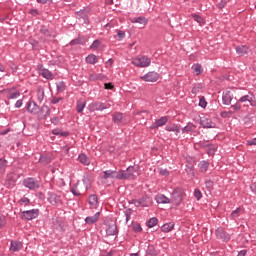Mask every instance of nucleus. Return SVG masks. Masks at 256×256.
I'll return each mask as SVG.
<instances>
[{"label": "nucleus", "instance_id": "60", "mask_svg": "<svg viewBox=\"0 0 256 256\" xmlns=\"http://www.w3.org/2000/svg\"><path fill=\"white\" fill-rule=\"evenodd\" d=\"M124 213L126 217V223H128L129 220L131 219V210H126Z\"/></svg>", "mask_w": 256, "mask_h": 256}, {"label": "nucleus", "instance_id": "1", "mask_svg": "<svg viewBox=\"0 0 256 256\" xmlns=\"http://www.w3.org/2000/svg\"><path fill=\"white\" fill-rule=\"evenodd\" d=\"M119 173V181H132L139 176V169L135 166H129L125 170H119Z\"/></svg>", "mask_w": 256, "mask_h": 256}, {"label": "nucleus", "instance_id": "55", "mask_svg": "<svg viewBox=\"0 0 256 256\" xmlns=\"http://www.w3.org/2000/svg\"><path fill=\"white\" fill-rule=\"evenodd\" d=\"M249 102V103H251V100H249V95H244V96H242L240 99H239V102L240 103H245V102Z\"/></svg>", "mask_w": 256, "mask_h": 256}, {"label": "nucleus", "instance_id": "57", "mask_svg": "<svg viewBox=\"0 0 256 256\" xmlns=\"http://www.w3.org/2000/svg\"><path fill=\"white\" fill-rule=\"evenodd\" d=\"M130 203L132 205H135V207H141V200L140 199H133Z\"/></svg>", "mask_w": 256, "mask_h": 256}, {"label": "nucleus", "instance_id": "47", "mask_svg": "<svg viewBox=\"0 0 256 256\" xmlns=\"http://www.w3.org/2000/svg\"><path fill=\"white\" fill-rule=\"evenodd\" d=\"M70 192L74 195V197H80L81 192H79V190H77V185L73 186L70 189Z\"/></svg>", "mask_w": 256, "mask_h": 256}, {"label": "nucleus", "instance_id": "46", "mask_svg": "<svg viewBox=\"0 0 256 256\" xmlns=\"http://www.w3.org/2000/svg\"><path fill=\"white\" fill-rule=\"evenodd\" d=\"M61 101H63V97L53 96L50 103H51V105H57V103H61Z\"/></svg>", "mask_w": 256, "mask_h": 256}, {"label": "nucleus", "instance_id": "42", "mask_svg": "<svg viewBox=\"0 0 256 256\" xmlns=\"http://www.w3.org/2000/svg\"><path fill=\"white\" fill-rule=\"evenodd\" d=\"M6 167H7V160L0 158V173H4Z\"/></svg>", "mask_w": 256, "mask_h": 256}, {"label": "nucleus", "instance_id": "3", "mask_svg": "<svg viewBox=\"0 0 256 256\" xmlns=\"http://www.w3.org/2000/svg\"><path fill=\"white\" fill-rule=\"evenodd\" d=\"M23 187L29 189L30 191H37L41 187V182L33 177H27L22 181Z\"/></svg>", "mask_w": 256, "mask_h": 256}, {"label": "nucleus", "instance_id": "9", "mask_svg": "<svg viewBox=\"0 0 256 256\" xmlns=\"http://www.w3.org/2000/svg\"><path fill=\"white\" fill-rule=\"evenodd\" d=\"M142 81H146L147 83H155L159 81V73L152 71L148 72L144 76L141 77Z\"/></svg>", "mask_w": 256, "mask_h": 256}, {"label": "nucleus", "instance_id": "35", "mask_svg": "<svg viewBox=\"0 0 256 256\" xmlns=\"http://www.w3.org/2000/svg\"><path fill=\"white\" fill-rule=\"evenodd\" d=\"M52 134L56 135L58 137H69V132L61 131V129H59V128L53 129Z\"/></svg>", "mask_w": 256, "mask_h": 256}, {"label": "nucleus", "instance_id": "30", "mask_svg": "<svg viewBox=\"0 0 256 256\" xmlns=\"http://www.w3.org/2000/svg\"><path fill=\"white\" fill-rule=\"evenodd\" d=\"M172 229H175V223L173 222L166 223L161 227V231L163 233H171Z\"/></svg>", "mask_w": 256, "mask_h": 256}, {"label": "nucleus", "instance_id": "44", "mask_svg": "<svg viewBox=\"0 0 256 256\" xmlns=\"http://www.w3.org/2000/svg\"><path fill=\"white\" fill-rule=\"evenodd\" d=\"M194 197L196 200L201 201L203 199V193H201V190L195 189L194 190Z\"/></svg>", "mask_w": 256, "mask_h": 256}, {"label": "nucleus", "instance_id": "7", "mask_svg": "<svg viewBox=\"0 0 256 256\" xmlns=\"http://www.w3.org/2000/svg\"><path fill=\"white\" fill-rule=\"evenodd\" d=\"M111 107L110 103H103V102H92L88 105V109L90 111H105V109H109Z\"/></svg>", "mask_w": 256, "mask_h": 256}, {"label": "nucleus", "instance_id": "54", "mask_svg": "<svg viewBox=\"0 0 256 256\" xmlns=\"http://www.w3.org/2000/svg\"><path fill=\"white\" fill-rule=\"evenodd\" d=\"M218 9H225L227 7V1L222 0L217 4Z\"/></svg>", "mask_w": 256, "mask_h": 256}, {"label": "nucleus", "instance_id": "62", "mask_svg": "<svg viewBox=\"0 0 256 256\" xmlns=\"http://www.w3.org/2000/svg\"><path fill=\"white\" fill-rule=\"evenodd\" d=\"M22 106H23V100L22 99L17 100L15 103L16 109H20V107Z\"/></svg>", "mask_w": 256, "mask_h": 256}, {"label": "nucleus", "instance_id": "5", "mask_svg": "<svg viewBox=\"0 0 256 256\" xmlns=\"http://www.w3.org/2000/svg\"><path fill=\"white\" fill-rule=\"evenodd\" d=\"M39 217V209L25 210L20 214L23 221H33Z\"/></svg>", "mask_w": 256, "mask_h": 256}, {"label": "nucleus", "instance_id": "32", "mask_svg": "<svg viewBox=\"0 0 256 256\" xmlns=\"http://www.w3.org/2000/svg\"><path fill=\"white\" fill-rule=\"evenodd\" d=\"M112 120L117 125H120V123H123V113H121V112L114 113L112 116Z\"/></svg>", "mask_w": 256, "mask_h": 256}, {"label": "nucleus", "instance_id": "2", "mask_svg": "<svg viewBox=\"0 0 256 256\" xmlns=\"http://www.w3.org/2000/svg\"><path fill=\"white\" fill-rule=\"evenodd\" d=\"M131 63L132 65H134V67L145 68L151 65V58L145 55H141V56L132 58Z\"/></svg>", "mask_w": 256, "mask_h": 256}, {"label": "nucleus", "instance_id": "61", "mask_svg": "<svg viewBox=\"0 0 256 256\" xmlns=\"http://www.w3.org/2000/svg\"><path fill=\"white\" fill-rule=\"evenodd\" d=\"M30 15H32L33 17H37V15H39V10L37 9H31L29 11Z\"/></svg>", "mask_w": 256, "mask_h": 256}, {"label": "nucleus", "instance_id": "51", "mask_svg": "<svg viewBox=\"0 0 256 256\" xmlns=\"http://www.w3.org/2000/svg\"><path fill=\"white\" fill-rule=\"evenodd\" d=\"M133 231H134V233H141L143 231V228L141 227V224H134L133 225Z\"/></svg>", "mask_w": 256, "mask_h": 256}, {"label": "nucleus", "instance_id": "16", "mask_svg": "<svg viewBox=\"0 0 256 256\" xmlns=\"http://www.w3.org/2000/svg\"><path fill=\"white\" fill-rule=\"evenodd\" d=\"M39 75H42L44 79H47L48 81L53 80V72L43 66L39 69Z\"/></svg>", "mask_w": 256, "mask_h": 256}, {"label": "nucleus", "instance_id": "6", "mask_svg": "<svg viewBox=\"0 0 256 256\" xmlns=\"http://www.w3.org/2000/svg\"><path fill=\"white\" fill-rule=\"evenodd\" d=\"M200 125L203 129H215L217 124L208 115L200 116Z\"/></svg>", "mask_w": 256, "mask_h": 256}, {"label": "nucleus", "instance_id": "50", "mask_svg": "<svg viewBox=\"0 0 256 256\" xmlns=\"http://www.w3.org/2000/svg\"><path fill=\"white\" fill-rule=\"evenodd\" d=\"M118 41H123L125 39V31L117 30Z\"/></svg>", "mask_w": 256, "mask_h": 256}, {"label": "nucleus", "instance_id": "21", "mask_svg": "<svg viewBox=\"0 0 256 256\" xmlns=\"http://www.w3.org/2000/svg\"><path fill=\"white\" fill-rule=\"evenodd\" d=\"M231 101H233V95L231 94V91L223 92L222 94L223 105H230Z\"/></svg>", "mask_w": 256, "mask_h": 256}, {"label": "nucleus", "instance_id": "64", "mask_svg": "<svg viewBox=\"0 0 256 256\" xmlns=\"http://www.w3.org/2000/svg\"><path fill=\"white\" fill-rule=\"evenodd\" d=\"M160 175H163L164 177H167V175H169V170H167V169H160Z\"/></svg>", "mask_w": 256, "mask_h": 256}, {"label": "nucleus", "instance_id": "36", "mask_svg": "<svg viewBox=\"0 0 256 256\" xmlns=\"http://www.w3.org/2000/svg\"><path fill=\"white\" fill-rule=\"evenodd\" d=\"M21 94L17 90H8V99H17Z\"/></svg>", "mask_w": 256, "mask_h": 256}, {"label": "nucleus", "instance_id": "53", "mask_svg": "<svg viewBox=\"0 0 256 256\" xmlns=\"http://www.w3.org/2000/svg\"><path fill=\"white\" fill-rule=\"evenodd\" d=\"M5 225H7V219L5 218V216H0V229H3Z\"/></svg>", "mask_w": 256, "mask_h": 256}, {"label": "nucleus", "instance_id": "15", "mask_svg": "<svg viewBox=\"0 0 256 256\" xmlns=\"http://www.w3.org/2000/svg\"><path fill=\"white\" fill-rule=\"evenodd\" d=\"M23 249V242L12 240L10 243V251L12 253H18Z\"/></svg>", "mask_w": 256, "mask_h": 256}, {"label": "nucleus", "instance_id": "26", "mask_svg": "<svg viewBox=\"0 0 256 256\" xmlns=\"http://www.w3.org/2000/svg\"><path fill=\"white\" fill-rule=\"evenodd\" d=\"M141 207H151L153 205V200L149 196H144L140 198Z\"/></svg>", "mask_w": 256, "mask_h": 256}, {"label": "nucleus", "instance_id": "48", "mask_svg": "<svg viewBox=\"0 0 256 256\" xmlns=\"http://www.w3.org/2000/svg\"><path fill=\"white\" fill-rule=\"evenodd\" d=\"M230 109H232V113H237V111H241V104L235 103Z\"/></svg>", "mask_w": 256, "mask_h": 256}, {"label": "nucleus", "instance_id": "12", "mask_svg": "<svg viewBox=\"0 0 256 256\" xmlns=\"http://www.w3.org/2000/svg\"><path fill=\"white\" fill-rule=\"evenodd\" d=\"M26 109L28 113H32L33 115H37L39 113V105L33 100H30L26 103Z\"/></svg>", "mask_w": 256, "mask_h": 256}, {"label": "nucleus", "instance_id": "24", "mask_svg": "<svg viewBox=\"0 0 256 256\" xmlns=\"http://www.w3.org/2000/svg\"><path fill=\"white\" fill-rule=\"evenodd\" d=\"M165 129L168 132L175 133V135H179V133H181V126H179L177 124H169V125L166 126Z\"/></svg>", "mask_w": 256, "mask_h": 256}, {"label": "nucleus", "instance_id": "59", "mask_svg": "<svg viewBox=\"0 0 256 256\" xmlns=\"http://www.w3.org/2000/svg\"><path fill=\"white\" fill-rule=\"evenodd\" d=\"M104 89L113 90V89H115V86L113 85V83H105Z\"/></svg>", "mask_w": 256, "mask_h": 256}, {"label": "nucleus", "instance_id": "22", "mask_svg": "<svg viewBox=\"0 0 256 256\" xmlns=\"http://www.w3.org/2000/svg\"><path fill=\"white\" fill-rule=\"evenodd\" d=\"M209 161L202 160L198 163V169L200 173H207L209 171Z\"/></svg>", "mask_w": 256, "mask_h": 256}, {"label": "nucleus", "instance_id": "13", "mask_svg": "<svg viewBox=\"0 0 256 256\" xmlns=\"http://www.w3.org/2000/svg\"><path fill=\"white\" fill-rule=\"evenodd\" d=\"M120 173L117 170H105L103 179H117L119 181Z\"/></svg>", "mask_w": 256, "mask_h": 256}, {"label": "nucleus", "instance_id": "28", "mask_svg": "<svg viewBox=\"0 0 256 256\" xmlns=\"http://www.w3.org/2000/svg\"><path fill=\"white\" fill-rule=\"evenodd\" d=\"M87 43V39L85 37H78L70 41L69 45H85Z\"/></svg>", "mask_w": 256, "mask_h": 256}, {"label": "nucleus", "instance_id": "45", "mask_svg": "<svg viewBox=\"0 0 256 256\" xmlns=\"http://www.w3.org/2000/svg\"><path fill=\"white\" fill-rule=\"evenodd\" d=\"M101 47V41L100 40H94L93 43L90 45V49H99Z\"/></svg>", "mask_w": 256, "mask_h": 256}, {"label": "nucleus", "instance_id": "20", "mask_svg": "<svg viewBox=\"0 0 256 256\" xmlns=\"http://www.w3.org/2000/svg\"><path fill=\"white\" fill-rule=\"evenodd\" d=\"M107 76H105L103 73H92L89 74V81L95 82V81H105Z\"/></svg>", "mask_w": 256, "mask_h": 256}, {"label": "nucleus", "instance_id": "40", "mask_svg": "<svg viewBox=\"0 0 256 256\" xmlns=\"http://www.w3.org/2000/svg\"><path fill=\"white\" fill-rule=\"evenodd\" d=\"M56 89L58 93H63L65 91V83L63 81L56 83Z\"/></svg>", "mask_w": 256, "mask_h": 256}, {"label": "nucleus", "instance_id": "33", "mask_svg": "<svg viewBox=\"0 0 256 256\" xmlns=\"http://www.w3.org/2000/svg\"><path fill=\"white\" fill-rule=\"evenodd\" d=\"M86 106H87V102L85 100H78L76 104L77 113H83Z\"/></svg>", "mask_w": 256, "mask_h": 256}, {"label": "nucleus", "instance_id": "25", "mask_svg": "<svg viewBox=\"0 0 256 256\" xmlns=\"http://www.w3.org/2000/svg\"><path fill=\"white\" fill-rule=\"evenodd\" d=\"M236 53L240 55V57H243L249 53V46L247 45H240L236 47Z\"/></svg>", "mask_w": 256, "mask_h": 256}, {"label": "nucleus", "instance_id": "18", "mask_svg": "<svg viewBox=\"0 0 256 256\" xmlns=\"http://www.w3.org/2000/svg\"><path fill=\"white\" fill-rule=\"evenodd\" d=\"M88 203L90 205V209H97V207H99V198L97 195L92 194L88 198Z\"/></svg>", "mask_w": 256, "mask_h": 256}, {"label": "nucleus", "instance_id": "11", "mask_svg": "<svg viewBox=\"0 0 256 256\" xmlns=\"http://www.w3.org/2000/svg\"><path fill=\"white\" fill-rule=\"evenodd\" d=\"M76 17H77V19H80L81 21H83V23H85V25L89 24V10L82 9V10L76 12Z\"/></svg>", "mask_w": 256, "mask_h": 256}, {"label": "nucleus", "instance_id": "39", "mask_svg": "<svg viewBox=\"0 0 256 256\" xmlns=\"http://www.w3.org/2000/svg\"><path fill=\"white\" fill-rule=\"evenodd\" d=\"M158 222H159V220L157 218L152 217V218L149 219L147 227L149 229H153V227H155V225H157Z\"/></svg>", "mask_w": 256, "mask_h": 256}, {"label": "nucleus", "instance_id": "23", "mask_svg": "<svg viewBox=\"0 0 256 256\" xmlns=\"http://www.w3.org/2000/svg\"><path fill=\"white\" fill-rule=\"evenodd\" d=\"M117 233H118L117 224H115V223L108 224V226L106 228V234L109 236H113V235H117Z\"/></svg>", "mask_w": 256, "mask_h": 256}, {"label": "nucleus", "instance_id": "14", "mask_svg": "<svg viewBox=\"0 0 256 256\" xmlns=\"http://www.w3.org/2000/svg\"><path fill=\"white\" fill-rule=\"evenodd\" d=\"M169 121L168 116H162L160 119L155 120V122L151 125L150 129H159V127H163V125H167Z\"/></svg>", "mask_w": 256, "mask_h": 256}, {"label": "nucleus", "instance_id": "17", "mask_svg": "<svg viewBox=\"0 0 256 256\" xmlns=\"http://www.w3.org/2000/svg\"><path fill=\"white\" fill-rule=\"evenodd\" d=\"M100 215L101 212H96L93 216H87L84 220L86 225H95L99 221Z\"/></svg>", "mask_w": 256, "mask_h": 256}, {"label": "nucleus", "instance_id": "52", "mask_svg": "<svg viewBox=\"0 0 256 256\" xmlns=\"http://www.w3.org/2000/svg\"><path fill=\"white\" fill-rule=\"evenodd\" d=\"M213 185H214L213 180H211V179L205 180L206 189H213Z\"/></svg>", "mask_w": 256, "mask_h": 256}, {"label": "nucleus", "instance_id": "41", "mask_svg": "<svg viewBox=\"0 0 256 256\" xmlns=\"http://www.w3.org/2000/svg\"><path fill=\"white\" fill-rule=\"evenodd\" d=\"M241 214V207H238L236 210H233L230 214L231 219H237L239 215Z\"/></svg>", "mask_w": 256, "mask_h": 256}, {"label": "nucleus", "instance_id": "63", "mask_svg": "<svg viewBox=\"0 0 256 256\" xmlns=\"http://www.w3.org/2000/svg\"><path fill=\"white\" fill-rule=\"evenodd\" d=\"M246 145H249L250 147L253 145H256V138H253L251 140H247Z\"/></svg>", "mask_w": 256, "mask_h": 256}, {"label": "nucleus", "instance_id": "43", "mask_svg": "<svg viewBox=\"0 0 256 256\" xmlns=\"http://www.w3.org/2000/svg\"><path fill=\"white\" fill-rule=\"evenodd\" d=\"M193 19L196 21V23H199V25H205V20H203L201 16L194 14Z\"/></svg>", "mask_w": 256, "mask_h": 256}, {"label": "nucleus", "instance_id": "38", "mask_svg": "<svg viewBox=\"0 0 256 256\" xmlns=\"http://www.w3.org/2000/svg\"><path fill=\"white\" fill-rule=\"evenodd\" d=\"M19 205L23 206V207H27V205H29L31 203V200L25 196H23L19 201H18Z\"/></svg>", "mask_w": 256, "mask_h": 256}, {"label": "nucleus", "instance_id": "19", "mask_svg": "<svg viewBox=\"0 0 256 256\" xmlns=\"http://www.w3.org/2000/svg\"><path fill=\"white\" fill-rule=\"evenodd\" d=\"M155 201H156V203L161 204V205H167V204L171 203V199H169L164 194H157L155 197Z\"/></svg>", "mask_w": 256, "mask_h": 256}, {"label": "nucleus", "instance_id": "56", "mask_svg": "<svg viewBox=\"0 0 256 256\" xmlns=\"http://www.w3.org/2000/svg\"><path fill=\"white\" fill-rule=\"evenodd\" d=\"M221 117L223 118H226V117H231V115H233V111H224V112H221Z\"/></svg>", "mask_w": 256, "mask_h": 256}, {"label": "nucleus", "instance_id": "4", "mask_svg": "<svg viewBox=\"0 0 256 256\" xmlns=\"http://www.w3.org/2000/svg\"><path fill=\"white\" fill-rule=\"evenodd\" d=\"M185 195V190L182 188H175L172 192V201L176 207H179L183 203V196Z\"/></svg>", "mask_w": 256, "mask_h": 256}, {"label": "nucleus", "instance_id": "10", "mask_svg": "<svg viewBox=\"0 0 256 256\" xmlns=\"http://www.w3.org/2000/svg\"><path fill=\"white\" fill-rule=\"evenodd\" d=\"M48 201L53 205L54 207H61L63 205V200H61V196L55 194V193H49L48 194Z\"/></svg>", "mask_w": 256, "mask_h": 256}, {"label": "nucleus", "instance_id": "31", "mask_svg": "<svg viewBox=\"0 0 256 256\" xmlns=\"http://www.w3.org/2000/svg\"><path fill=\"white\" fill-rule=\"evenodd\" d=\"M78 161L79 163H81L82 165H91V160L89 159V157H87L85 154L81 153L78 156Z\"/></svg>", "mask_w": 256, "mask_h": 256}, {"label": "nucleus", "instance_id": "8", "mask_svg": "<svg viewBox=\"0 0 256 256\" xmlns=\"http://www.w3.org/2000/svg\"><path fill=\"white\" fill-rule=\"evenodd\" d=\"M215 235L217 239H220V241H223L224 243H228V241H231V234L227 233L225 229L219 227L215 230Z\"/></svg>", "mask_w": 256, "mask_h": 256}, {"label": "nucleus", "instance_id": "29", "mask_svg": "<svg viewBox=\"0 0 256 256\" xmlns=\"http://www.w3.org/2000/svg\"><path fill=\"white\" fill-rule=\"evenodd\" d=\"M85 61L86 63H88V65H95L96 63L99 62V58H97L95 54H89L86 57Z\"/></svg>", "mask_w": 256, "mask_h": 256}, {"label": "nucleus", "instance_id": "58", "mask_svg": "<svg viewBox=\"0 0 256 256\" xmlns=\"http://www.w3.org/2000/svg\"><path fill=\"white\" fill-rule=\"evenodd\" d=\"M191 131H193V126H185L182 129V133H191Z\"/></svg>", "mask_w": 256, "mask_h": 256}, {"label": "nucleus", "instance_id": "27", "mask_svg": "<svg viewBox=\"0 0 256 256\" xmlns=\"http://www.w3.org/2000/svg\"><path fill=\"white\" fill-rule=\"evenodd\" d=\"M45 99V89L43 86H38L37 88V101L39 103H43V100Z\"/></svg>", "mask_w": 256, "mask_h": 256}, {"label": "nucleus", "instance_id": "37", "mask_svg": "<svg viewBox=\"0 0 256 256\" xmlns=\"http://www.w3.org/2000/svg\"><path fill=\"white\" fill-rule=\"evenodd\" d=\"M192 70L195 73V75H201V73L203 72V70L201 68V64H193Z\"/></svg>", "mask_w": 256, "mask_h": 256}, {"label": "nucleus", "instance_id": "34", "mask_svg": "<svg viewBox=\"0 0 256 256\" xmlns=\"http://www.w3.org/2000/svg\"><path fill=\"white\" fill-rule=\"evenodd\" d=\"M130 21H131V23H139V25H144V26L147 25V23H148L147 18H145L143 16L132 18Z\"/></svg>", "mask_w": 256, "mask_h": 256}, {"label": "nucleus", "instance_id": "49", "mask_svg": "<svg viewBox=\"0 0 256 256\" xmlns=\"http://www.w3.org/2000/svg\"><path fill=\"white\" fill-rule=\"evenodd\" d=\"M199 107H201L202 109H205L207 107V100H205V97L200 98Z\"/></svg>", "mask_w": 256, "mask_h": 256}]
</instances>
